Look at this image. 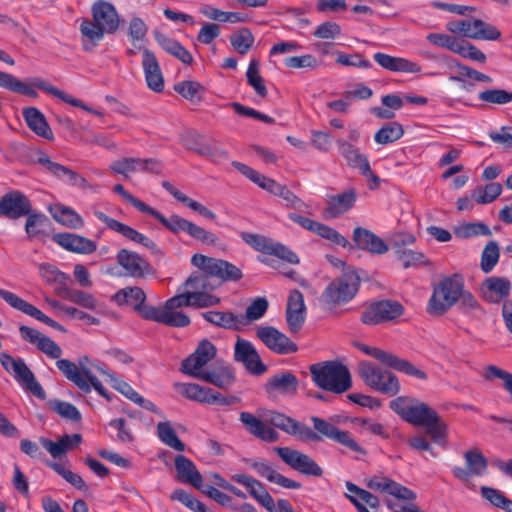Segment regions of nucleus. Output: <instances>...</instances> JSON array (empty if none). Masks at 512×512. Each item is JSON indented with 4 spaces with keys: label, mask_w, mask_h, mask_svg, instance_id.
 Wrapping results in <instances>:
<instances>
[{
    "label": "nucleus",
    "mask_w": 512,
    "mask_h": 512,
    "mask_svg": "<svg viewBox=\"0 0 512 512\" xmlns=\"http://www.w3.org/2000/svg\"><path fill=\"white\" fill-rule=\"evenodd\" d=\"M0 363L4 370L11 374L25 390L41 400L45 399L44 389L23 359L14 358L10 354L3 352L0 353Z\"/></svg>",
    "instance_id": "14"
},
{
    "label": "nucleus",
    "mask_w": 512,
    "mask_h": 512,
    "mask_svg": "<svg viewBox=\"0 0 512 512\" xmlns=\"http://www.w3.org/2000/svg\"><path fill=\"white\" fill-rule=\"evenodd\" d=\"M403 134V126L396 121H391L383 125L375 133L374 140L377 144L388 145L399 140Z\"/></svg>",
    "instance_id": "50"
},
{
    "label": "nucleus",
    "mask_w": 512,
    "mask_h": 512,
    "mask_svg": "<svg viewBox=\"0 0 512 512\" xmlns=\"http://www.w3.org/2000/svg\"><path fill=\"white\" fill-rule=\"evenodd\" d=\"M157 436L162 443L178 452L185 450V444L179 439L171 422L164 421L157 424Z\"/></svg>",
    "instance_id": "52"
},
{
    "label": "nucleus",
    "mask_w": 512,
    "mask_h": 512,
    "mask_svg": "<svg viewBox=\"0 0 512 512\" xmlns=\"http://www.w3.org/2000/svg\"><path fill=\"white\" fill-rule=\"evenodd\" d=\"M467 468L455 466L452 468V473L455 478L460 481L468 482L471 475L481 476L485 473L488 462L482 452L477 449L467 450L464 453Z\"/></svg>",
    "instance_id": "30"
},
{
    "label": "nucleus",
    "mask_w": 512,
    "mask_h": 512,
    "mask_svg": "<svg viewBox=\"0 0 512 512\" xmlns=\"http://www.w3.org/2000/svg\"><path fill=\"white\" fill-rule=\"evenodd\" d=\"M373 58L382 68L392 72L419 73L421 71L419 64L406 58L395 57L382 52L375 53Z\"/></svg>",
    "instance_id": "42"
},
{
    "label": "nucleus",
    "mask_w": 512,
    "mask_h": 512,
    "mask_svg": "<svg viewBox=\"0 0 512 512\" xmlns=\"http://www.w3.org/2000/svg\"><path fill=\"white\" fill-rule=\"evenodd\" d=\"M0 297L12 308L19 310L22 313L27 314V315L37 319L40 322L45 323L46 325H48L58 331H61V332L66 331V329L61 324H59L52 318L48 317L47 315H45L37 307L28 303L27 301H25L24 299H22L15 293L1 288L0 289Z\"/></svg>",
    "instance_id": "24"
},
{
    "label": "nucleus",
    "mask_w": 512,
    "mask_h": 512,
    "mask_svg": "<svg viewBox=\"0 0 512 512\" xmlns=\"http://www.w3.org/2000/svg\"><path fill=\"white\" fill-rule=\"evenodd\" d=\"M202 317L209 323L230 330H239L245 323L243 316L235 315L232 312L207 311L202 313Z\"/></svg>",
    "instance_id": "47"
},
{
    "label": "nucleus",
    "mask_w": 512,
    "mask_h": 512,
    "mask_svg": "<svg viewBox=\"0 0 512 512\" xmlns=\"http://www.w3.org/2000/svg\"><path fill=\"white\" fill-rule=\"evenodd\" d=\"M19 333L24 341L35 345L38 350L45 353L50 358L59 360L62 355V349L60 346L38 330L26 325H21L19 327Z\"/></svg>",
    "instance_id": "32"
},
{
    "label": "nucleus",
    "mask_w": 512,
    "mask_h": 512,
    "mask_svg": "<svg viewBox=\"0 0 512 512\" xmlns=\"http://www.w3.org/2000/svg\"><path fill=\"white\" fill-rule=\"evenodd\" d=\"M359 376L368 387L386 396L393 397L400 392L401 385L397 376L369 361L360 362Z\"/></svg>",
    "instance_id": "12"
},
{
    "label": "nucleus",
    "mask_w": 512,
    "mask_h": 512,
    "mask_svg": "<svg viewBox=\"0 0 512 512\" xmlns=\"http://www.w3.org/2000/svg\"><path fill=\"white\" fill-rule=\"evenodd\" d=\"M146 214L151 215L157 219L164 227H166L174 234L185 232L191 238L210 246H217L220 243L219 237L214 233L207 231L203 227L198 226L197 224L177 214H173L169 218H166L163 214L151 206L149 207Z\"/></svg>",
    "instance_id": "10"
},
{
    "label": "nucleus",
    "mask_w": 512,
    "mask_h": 512,
    "mask_svg": "<svg viewBox=\"0 0 512 512\" xmlns=\"http://www.w3.org/2000/svg\"><path fill=\"white\" fill-rule=\"evenodd\" d=\"M298 378L290 371L280 372L272 377L266 383L267 393L277 392L283 395H294L298 389Z\"/></svg>",
    "instance_id": "44"
},
{
    "label": "nucleus",
    "mask_w": 512,
    "mask_h": 512,
    "mask_svg": "<svg viewBox=\"0 0 512 512\" xmlns=\"http://www.w3.org/2000/svg\"><path fill=\"white\" fill-rule=\"evenodd\" d=\"M0 87L8 91L19 93L33 99H36L39 96L38 92L35 90V88H37L50 95H53L54 97L60 99L61 101L67 104L81 108L89 113L100 115L98 111L87 106L83 101L63 92L62 90L58 89L57 87L53 86L52 84L48 83L46 80L40 77L30 78L26 83L21 81L12 74L0 71Z\"/></svg>",
    "instance_id": "4"
},
{
    "label": "nucleus",
    "mask_w": 512,
    "mask_h": 512,
    "mask_svg": "<svg viewBox=\"0 0 512 512\" xmlns=\"http://www.w3.org/2000/svg\"><path fill=\"white\" fill-rule=\"evenodd\" d=\"M30 199L20 190L7 192L0 198V216L16 220L30 213Z\"/></svg>",
    "instance_id": "22"
},
{
    "label": "nucleus",
    "mask_w": 512,
    "mask_h": 512,
    "mask_svg": "<svg viewBox=\"0 0 512 512\" xmlns=\"http://www.w3.org/2000/svg\"><path fill=\"white\" fill-rule=\"evenodd\" d=\"M234 360L242 363L254 375H261L267 370L253 344L242 338H238L235 343Z\"/></svg>",
    "instance_id": "23"
},
{
    "label": "nucleus",
    "mask_w": 512,
    "mask_h": 512,
    "mask_svg": "<svg viewBox=\"0 0 512 512\" xmlns=\"http://www.w3.org/2000/svg\"><path fill=\"white\" fill-rule=\"evenodd\" d=\"M142 69L148 88L156 93L164 90V76L155 53L147 48L142 49Z\"/></svg>",
    "instance_id": "31"
},
{
    "label": "nucleus",
    "mask_w": 512,
    "mask_h": 512,
    "mask_svg": "<svg viewBox=\"0 0 512 512\" xmlns=\"http://www.w3.org/2000/svg\"><path fill=\"white\" fill-rule=\"evenodd\" d=\"M112 300L119 306H133L134 310L137 311L139 315L145 320L151 321V318L148 317V314L151 313L149 310L156 309L154 306L145 305L146 294L140 287L137 286L126 287L117 291L113 295Z\"/></svg>",
    "instance_id": "27"
},
{
    "label": "nucleus",
    "mask_w": 512,
    "mask_h": 512,
    "mask_svg": "<svg viewBox=\"0 0 512 512\" xmlns=\"http://www.w3.org/2000/svg\"><path fill=\"white\" fill-rule=\"evenodd\" d=\"M463 278L459 274L444 277L433 288L427 310L431 315L441 316L457 304L461 296Z\"/></svg>",
    "instance_id": "8"
},
{
    "label": "nucleus",
    "mask_w": 512,
    "mask_h": 512,
    "mask_svg": "<svg viewBox=\"0 0 512 512\" xmlns=\"http://www.w3.org/2000/svg\"><path fill=\"white\" fill-rule=\"evenodd\" d=\"M59 296L93 312L99 313L101 311V303L94 297V295L86 291L72 289L67 286V288H62L59 292Z\"/></svg>",
    "instance_id": "45"
},
{
    "label": "nucleus",
    "mask_w": 512,
    "mask_h": 512,
    "mask_svg": "<svg viewBox=\"0 0 512 512\" xmlns=\"http://www.w3.org/2000/svg\"><path fill=\"white\" fill-rule=\"evenodd\" d=\"M231 480L244 486L248 493L267 511L275 512L277 503L259 480L246 474H234L231 476Z\"/></svg>",
    "instance_id": "29"
},
{
    "label": "nucleus",
    "mask_w": 512,
    "mask_h": 512,
    "mask_svg": "<svg viewBox=\"0 0 512 512\" xmlns=\"http://www.w3.org/2000/svg\"><path fill=\"white\" fill-rule=\"evenodd\" d=\"M274 452L292 469L312 476H321L322 468L308 455L290 447H274Z\"/></svg>",
    "instance_id": "19"
},
{
    "label": "nucleus",
    "mask_w": 512,
    "mask_h": 512,
    "mask_svg": "<svg viewBox=\"0 0 512 512\" xmlns=\"http://www.w3.org/2000/svg\"><path fill=\"white\" fill-rule=\"evenodd\" d=\"M39 274L42 280L49 285L56 284L55 293L59 296L62 288H67L70 277L65 272L59 270L55 265L42 263L39 266Z\"/></svg>",
    "instance_id": "49"
},
{
    "label": "nucleus",
    "mask_w": 512,
    "mask_h": 512,
    "mask_svg": "<svg viewBox=\"0 0 512 512\" xmlns=\"http://www.w3.org/2000/svg\"><path fill=\"white\" fill-rule=\"evenodd\" d=\"M116 262L124 269L125 275L133 278H144L152 272V266L146 259L125 248L117 252Z\"/></svg>",
    "instance_id": "26"
},
{
    "label": "nucleus",
    "mask_w": 512,
    "mask_h": 512,
    "mask_svg": "<svg viewBox=\"0 0 512 512\" xmlns=\"http://www.w3.org/2000/svg\"><path fill=\"white\" fill-rule=\"evenodd\" d=\"M500 256L499 245L496 241H490L483 249L481 254V269L484 273H489L498 263Z\"/></svg>",
    "instance_id": "60"
},
{
    "label": "nucleus",
    "mask_w": 512,
    "mask_h": 512,
    "mask_svg": "<svg viewBox=\"0 0 512 512\" xmlns=\"http://www.w3.org/2000/svg\"><path fill=\"white\" fill-rule=\"evenodd\" d=\"M22 115L29 129L36 135L47 140L54 139V134L44 114L38 108L26 107L22 110Z\"/></svg>",
    "instance_id": "41"
},
{
    "label": "nucleus",
    "mask_w": 512,
    "mask_h": 512,
    "mask_svg": "<svg viewBox=\"0 0 512 512\" xmlns=\"http://www.w3.org/2000/svg\"><path fill=\"white\" fill-rule=\"evenodd\" d=\"M110 171L128 178L130 173L141 172V158L124 157L110 164Z\"/></svg>",
    "instance_id": "55"
},
{
    "label": "nucleus",
    "mask_w": 512,
    "mask_h": 512,
    "mask_svg": "<svg viewBox=\"0 0 512 512\" xmlns=\"http://www.w3.org/2000/svg\"><path fill=\"white\" fill-rule=\"evenodd\" d=\"M177 479L184 484H190L197 490H201L205 482L201 473L192 460L184 455H177L174 460Z\"/></svg>",
    "instance_id": "36"
},
{
    "label": "nucleus",
    "mask_w": 512,
    "mask_h": 512,
    "mask_svg": "<svg viewBox=\"0 0 512 512\" xmlns=\"http://www.w3.org/2000/svg\"><path fill=\"white\" fill-rule=\"evenodd\" d=\"M404 313V307L398 301L380 300L370 304L361 314V321L366 325H377L393 321Z\"/></svg>",
    "instance_id": "18"
},
{
    "label": "nucleus",
    "mask_w": 512,
    "mask_h": 512,
    "mask_svg": "<svg viewBox=\"0 0 512 512\" xmlns=\"http://www.w3.org/2000/svg\"><path fill=\"white\" fill-rule=\"evenodd\" d=\"M187 289H190V298L193 308H207L220 303V298L210 294V291L219 287V284L210 283L205 276L193 272L185 282Z\"/></svg>",
    "instance_id": "16"
},
{
    "label": "nucleus",
    "mask_w": 512,
    "mask_h": 512,
    "mask_svg": "<svg viewBox=\"0 0 512 512\" xmlns=\"http://www.w3.org/2000/svg\"><path fill=\"white\" fill-rule=\"evenodd\" d=\"M359 286V275L354 270H346L327 285L321 300L328 306L345 304L356 296Z\"/></svg>",
    "instance_id": "11"
},
{
    "label": "nucleus",
    "mask_w": 512,
    "mask_h": 512,
    "mask_svg": "<svg viewBox=\"0 0 512 512\" xmlns=\"http://www.w3.org/2000/svg\"><path fill=\"white\" fill-rule=\"evenodd\" d=\"M396 256L397 259L402 263L404 269L427 265L429 263L424 253L409 248L396 251Z\"/></svg>",
    "instance_id": "62"
},
{
    "label": "nucleus",
    "mask_w": 512,
    "mask_h": 512,
    "mask_svg": "<svg viewBox=\"0 0 512 512\" xmlns=\"http://www.w3.org/2000/svg\"><path fill=\"white\" fill-rule=\"evenodd\" d=\"M191 263L200 271V276H205L210 283L221 286L225 282H237L243 278L242 270L233 263L214 257H208L196 253L191 258Z\"/></svg>",
    "instance_id": "7"
},
{
    "label": "nucleus",
    "mask_w": 512,
    "mask_h": 512,
    "mask_svg": "<svg viewBox=\"0 0 512 512\" xmlns=\"http://www.w3.org/2000/svg\"><path fill=\"white\" fill-rule=\"evenodd\" d=\"M92 20L84 19L80 24L82 36L93 44L101 41L104 35L115 33L120 24L118 12L113 4L98 0L91 7Z\"/></svg>",
    "instance_id": "5"
},
{
    "label": "nucleus",
    "mask_w": 512,
    "mask_h": 512,
    "mask_svg": "<svg viewBox=\"0 0 512 512\" xmlns=\"http://www.w3.org/2000/svg\"><path fill=\"white\" fill-rule=\"evenodd\" d=\"M346 489L349 492V494H346V497L358 512H369L367 506L375 510L380 507V500L376 495L358 487L356 484L347 481Z\"/></svg>",
    "instance_id": "37"
},
{
    "label": "nucleus",
    "mask_w": 512,
    "mask_h": 512,
    "mask_svg": "<svg viewBox=\"0 0 512 512\" xmlns=\"http://www.w3.org/2000/svg\"><path fill=\"white\" fill-rule=\"evenodd\" d=\"M230 43L236 52L245 55L254 43V36L250 29L244 27L230 36Z\"/></svg>",
    "instance_id": "57"
},
{
    "label": "nucleus",
    "mask_w": 512,
    "mask_h": 512,
    "mask_svg": "<svg viewBox=\"0 0 512 512\" xmlns=\"http://www.w3.org/2000/svg\"><path fill=\"white\" fill-rule=\"evenodd\" d=\"M473 39L495 41L501 37V32L495 26L480 19H474Z\"/></svg>",
    "instance_id": "59"
},
{
    "label": "nucleus",
    "mask_w": 512,
    "mask_h": 512,
    "mask_svg": "<svg viewBox=\"0 0 512 512\" xmlns=\"http://www.w3.org/2000/svg\"><path fill=\"white\" fill-rule=\"evenodd\" d=\"M251 468L254 469L257 474L271 483H275L286 489H300L301 483L292 479H289L277 472L268 462L266 461H253L251 462Z\"/></svg>",
    "instance_id": "43"
},
{
    "label": "nucleus",
    "mask_w": 512,
    "mask_h": 512,
    "mask_svg": "<svg viewBox=\"0 0 512 512\" xmlns=\"http://www.w3.org/2000/svg\"><path fill=\"white\" fill-rule=\"evenodd\" d=\"M241 239L255 251L263 254L275 256L283 261L290 264H298L300 262L299 257L295 252L284 244L273 240L272 238L266 237L261 234L251 232H241Z\"/></svg>",
    "instance_id": "15"
},
{
    "label": "nucleus",
    "mask_w": 512,
    "mask_h": 512,
    "mask_svg": "<svg viewBox=\"0 0 512 512\" xmlns=\"http://www.w3.org/2000/svg\"><path fill=\"white\" fill-rule=\"evenodd\" d=\"M454 234L461 239L472 238L479 235H491L490 228L481 222L465 223L454 228Z\"/></svg>",
    "instance_id": "61"
},
{
    "label": "nucleus",
    "mask_w": 512,
    "mask_h": 512,
    "mask_svg": "<svg viewBox=\"0 0 512 512\" xmlns=\"http://www.w3.org/2000/svg\"><path fill=\"white\" fill-rule=\"evenodd\" d=\"M511 290V282L506 277H489L483 283V297L490 303H500Z\"/></svg>",
    "instance_id": "38"
},
{
    "label": "nucleus",
    "mask_w": 512,
    "mask_h": 512,
    "mask_svg": "<svg viewBox=\"0 0 512 512\" xmlns=\"http://www.w3.org/2000/svg\"><path fill=\"white\" fill-rule=\"evenodd\" d=\"M358 193L355 188H349L343 192L332 195L328 198L324 208L326 218L334 219L350 211L356 204Z\"/></svg>",
    "instance_id": "33"
},
{
    "label": "nucleus",
    "mask_w": 512,
    "mask_h": 512,
    "mask_svg": "<svg viewBox=\"0 0 512 512\" xmlns=\"http://www.w3.org/2000/svg\"><path fill=\"white\" fill-rule=\"evenodd\" d=\"M260 62L258 59L253 58L250 60L247 71L246 78L247 83L254 89L255 93L265 98L268 94L267 88L264 83L263 77L260 75Z\"/></svg>",
    "instance_id": "53"
},
{
    "label": "nucleus",
    "mask_w": 512,
    "mask_h": 512,
    "mask_svg": "<svg viewBox=\"0 0 512 512\" xmlns=\"http://www.w3.org/2000/svg\"><path fill=\"white\" fill-rule=\"evenodd\" d=\"M353 242L359 250L383 255L389 251L388 244L369 229L356 227L352 234Z\"/></svg>",
    "instance_id": "34"
},
{
    "label": "nucleus",
    "mask_w": 512,
    "mask_h": 512,
    "mask_svg": "<svg viewBox=\"0 0 512 512\" xmlns=\"http://www.w3.org/2000/svg\"><path fill=\"white\" fill-rule=\"evenodd\" d=\"M52 240L63 249L73 253L91 254L97 249V245L93 240L74 233H56L53 235Z\"/></svg>",
    "instance_id": "35"
},
{
    "label": "nucleus",
    "mask_w": 512,
    "mask_h": 512,
    "mask_svg": "<svg viewBox=\"0 0 512 512\" xmlns=\"http://www.w3.org/2000/svg\"><path fill=\"white\" fill-rule=\"evenodd\" d=\"M288 217L294 223L299 224L301 227L331 241L338 246L346 248L349 245V241L345 236L341 235L337 230L328 225L297 213H289Z\"/></svg>",
    "instance_id": "25"
},
{
    "label": "nucleus",
    "mask_w": 512,
    "mask_h": 512,
    "mask_svg": "<svg viewBox=\"0 0 512 512\" xmlns=\"http://www.w3.org/2000/svg\"><path fill=\"white\" fill-rule=\"evenodd\" d=\"M94 215L99 221L104 223L107 228L114 232H117L118 234L122 235L125 239L131 242L143 245L144 241L147 240V236H145L144 234L140 233L131 226L121 223L118 220L106 215L102 211L96 210L94 211Z\"/></svg>",
    "instance_id": "39"
},
{
    "label": "nucleus",
    "mask_w": 512,
    "mask_h": 512,
    "mask_svg": "<svg viewBox=\"0 0 512 512\" xmlns=\"http://www.w3.org/2000/svg\"><path fill=\"white\" fill-rule=\"evenodd\" d=\"M481 496L487 500L493 507L501 509L505 512H512V500L508 498L502 491L488 486L480 488Z\"/></svg>",
    "instance_id": "54"
},
{
    "label": "nucleus",
    "mask_w": 512,
    "mask_h": 512,
    "mask_svg": "<svg viewBox=\"0 0 512 512\" xmlns=\"http://www.w3.org/2000/svg\"><path fill=\"white\" fill-rule=\"evenodd\" d=\"M35 163L42 165L49 173L58 179L66 180L69 185L78 187L81 189H90L91 185L85 177L80 175L78 172L64 166L60 163L54 162L50 157L43 151H38Z\"/></svg>",
    "instance_id": "20"
},
{
    "label": "nucleus",
    "mask_w": 512,
    "mask_h": 512,
    "mask_svg": "<svg viewBox=\"0 0 512 512\" xmlns=\"http://www.w3.org/2000/svg\"><path fill=\"white\" fill-rule=\"evenodd\" d=\"M154 39L157 44L169 55L181 61L184 65H191L194 58L178 40L168 37L159 31H154Z\"/></svg>",
    "instance_id": "40"
},
{
    "label": "nucleus",
    "mask_w": 512,
    "mask_h": 512,
    "mask_svg": "<svg viewBox=\"0 0 512 512\" xmlns=\"http://www.w3.org/2000/svg\"><path fill=\"white\" fill-rule=\"evenodd\" d=\"M216 354L215 345L204 339L199 342L195 351L181 362L180 371L220 389H229L236 381L234 370L230 366L214 364L209 369L204 368Z\"/></svg>",
    "instance_id": "3"
},
{
    "label": "nucleus",
    "mask_w": 512,
    "mask_h": 512,
    "mask_svg": "<svg viewBox=\"0 0 512 512\" xmlns=\"http://www.w3.org/2000/svg\"><path fill=\"white\" fill-rule=\"evenodd\" d=\"M310 420L314 430L306 424L277 411H269L265 420H261L247 411H243L239 415V421L246 431L263 442L274 443L279 441L280 434L275 429L278 428L302 442H320L325 437L349 448L353 452L365 453V450L351 437L348 431L340 430L337 426L318 416H312Z\"/></svg>",
    "instance_id": "1"
},
{
    "label": "nucleus",
    "mask_w": 512,
    "mask_h": 512,
    "mask_svg": "<svg viewBox=\"0 0 512 512\" xmlns=\"http://www.w3.org/2000/svg\"><path fill=\"white\" fill-rule=\"evenodd\" d=\"M336 144L338 146L339 152L346 160V164L350 168L358 169L360 171L362 167H364L369 162L367 156L361 153L360 150L352 143L344 139H337Z\"/></svg>",
    "instance_id": "48"
},
{
    "label": "nucleus",
    "mask_w": 512,
    "mask_h": 512,
    "mask_svg": "<svg viewBox=\"0 0 512 512\" xmlns=\"http://www.w3.org/2000/svg\"><path fill=\"white\" fill-rule=\"evenodd\" d=\"M478 99L488 104L506 105L512 102V91L500 88L486 89L479 93Z\"/></svg>",
    "instance_id": "58"
},
{
    "label": "nucleus",
    "mask_w": 512,
    "mask_h": 512,
    "mask_svg": "<svg viewBox=\"0 0 512 512\" xmlns=\"http://www.w3.org/2000/svg\"><path fill=\"white\" fill-rule=\"evenodd\" d=\"M482 377L485 381H491L495 378L502 379L503 387L509 393L512 399V373L495 365H488L484 368Z\"/></svg>",
    "instance_id": "64"
},
{
    "label": "nucleus",
    "mask_w": 512,
    "mask_h": 512,
    "mask_svg": "<svg viewBox=\"0 0 512 512\" xmlns=\"http://www.w3.org/2000/svg\"><path fill=\"white\" fill-rule=\"evenodd\" d=\"M49 211L54 220L65 227L80 229L84 226V220L81 215L71 207L57 203L51 205Z\"/></svg>",
    "instance_id": "46"
},
{
    "label": "nucleus",
    "mask_w": 512,
    "mask_h": 512,
    "mask_svg": "<svg viewBox=\"0 0 512 512\" xmlns=\"http://www.w3.org/2000/svg\"><path fill=\"white\" fill-rule=\"evenodd\" d=\"M306 320V305L303 294L298 289L290 291L287 298L286 322L292 333L299 332Z\"/></svg>",
    "instance_id": "28"
},
{
    "label": "nucleus",
    "mask_w": 512,
    "mask_h": 512,
    "mask_svg": "<svg viewBox=\"0 0 512 512\" xmlns=\"http://www.w3.org/2000/svg\"><path fill=\"white\" fill-rule=\"evenodd\" d=\"M359 348L367 355L377 359L382 364L393 368L399 372H402L408 376L414 377L420 380H426L428 375L425 371L417 368L411 362L406 359L400 358L395 354L384 351L377 347H371L367 345H360Z\"/></svg>",
    "instance_id": "17"
},
{
    "label": "nucleus",
    "mask_w": 512,
    "mask_h": 512,
    "mask_svg": "<svg viewBox=\"0 0 512 512\" xmlns=\"http://www.w3.org/2000/svg\"><path fill=\"white\" fill-rule=\"evenodd\" d=\"M182 307H192L190 298V289L186 292L175 295L164 303L163 307L150 309L148 317L151 321L164 324L169 327L183 328L190 325L191 320L188 315L178 311Z\"/></svg>",
    "instance_id": "9"
},
{
    "label": "nucleus",
    "mask_w": 512,
    "mask_h": 512,
    "mask_svg": "<svg viewBox=\"0 0 512 512\" xmlns=\"http://www.w3.org/2000/svg\"><path fill=\"white\" fill-rule=\"evenodd\" d=\"M314 384L325 391L343 394L352 387V376L346 365L338 360H329L310 365Z\"/></svg>",
    "instance_id": "6"
},
{
    "label": "nucleus",
    "mask_w": 512,
    "mask_h": 512,
    "mask_svg": "<svg viewBox=\"0 0 512 512\" xmlns=\"http://www.w3.org/2000/svg\"><path fill=\"white\" fill-rule=\"evenodd\" d=\"M182 388V395L192 401L199 403H212L214 398L212 397L213 389L201 386L195 383H183L179 384Z\"/></svg>",
    "instance_id": "51"
},
{
    "label": "nucleus",
    "mask_w": 512,
    "mask_h": 512,
    "mask_svg": "<svg viewBox=\"0 0 512 512\" xmlns=\"http://www.w3.org/2000/svg\"><path fill=\"white\" fill-rule=\"evenodd\" d=\"M56 366L69 381L73 382L84 393H90L94 388L99 395L108 401L111 400L108 391L90 369L86 367L79 369L74 362L68 359L57 360Z\"/></svg>",
    "instance_id": "13"
},
{
    "label": "nucleus",
    "mask_w": 512,
    "mask_h": 512,
    "mask_svg": "<svg viewBox=\"0 0 512 512\" xmlns=\"http://www.w3.org/2000/svg\"><path fill=\"white\" fill-rule=\"evenodd\" d=\"M257 337L272 352L280 355L298 351V346L284 333L272 326H260L256 330Z\"/></svg>",
    "instance_id": "21"
},
{
    "label": "nucleus",
    "mask_w": 512,
    "mask_h": 512,
    "mask_svg": "<svg viewBox=\"0 0 512 512\" xmlns=\"http://www.w3.org/2000/svg\"><path fill=\"white\" fill-rule=\"evenodd\" d=\"M389 408L405 422L426 428V433L435 444L442 448L447 446L448 425L427 403L404 395L391 400Z\"/></svg>",
    "instance_id": "2"
},
{
    "label": "nucleus",
    "mask_w": 512,
    "mask_h": 512,
    "mask_svg": "<svg viewBox=\"0 0 512 512\" xmlns=\"http://www.w3.org/2000/svg\"><path fill=\"white\" fill-rule=\"evenodd\" d=\"M200 11L204 16L214 21L239 23L246 20V17L242 13L225 12L210 5L202 7Z\"/></svg>",
    "instance_id": "56"
},
{
    "label": "nucleus",
    "mask_w": 512,
    "mask_h": 512,
    "mask_svg": "<svg viewBox=\"0 0 512 512\" xmlns=\"http://www.w3.org/2000/svg\"><path fill=\"white\" fill-rule=\"evenodd\" d=\"M200 492H202L209 498L213 499L215 502H217L224 508H229L233 511H236L240 506L234 502L233 498L230 495L220 491L219 489L210 484L205 483L204 486L201 488Z\"/></svg>",
    "instance_id": "63"
}]
</instances>
